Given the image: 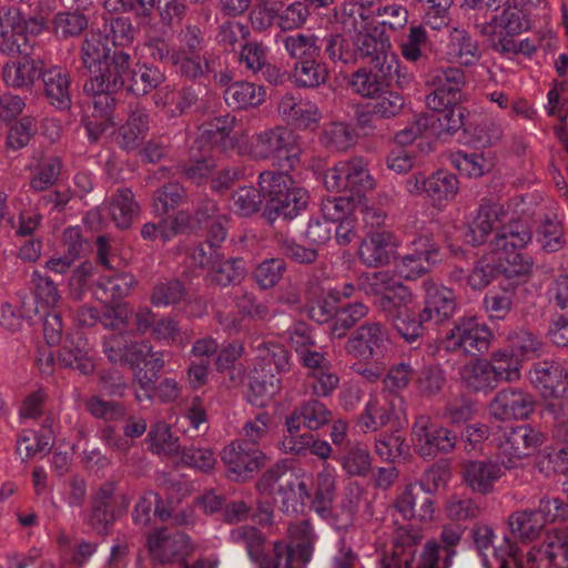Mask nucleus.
<instances>
[{"label": "nucleus", "mask_w": 568, "mask_h": 568, "mask_svg": "<svg viewBox=\"0 0 568 568\" xmlns=\"http://www.w3.org/2000/svg\"><path fill=\"white\" fill-rule=\"evenodd\" d=\"M369 16L362 14V29L357 30V60L361 58L371 64L369 69H357V94L372 101L387 88L384 64L386 50L389 47L388 38L384 34L381 23L369 20Z\"/></svg>", "instance_id": "nucleus-1"}, {"label": "nucleus", "mask_w": 568, "mask_h": 568, "mask_svg": "<svg viewBox=\"0 0 568 568\" xmlns=\"http://www.w3.org/2000/svg\"><path fill=\"white\" fill-rule=\"evenodd\" d=\"M302 152L300 136L285 126H274L255 134L248 150L253 160H270L282 172L298 166Z\"/></svg>", "instance_id": "nucleus-2"}, {"label": "nucleus", "mask_w": 568, "mask_h": 568, "mask_svg": "<svg viewBox=\"0 0 568 568\" xmlns=\"http://www.w3.org/2000/svg\"><path fill=\"white\" fill-rule=\"evenodd\" d=\"M258 186L267 199V212L292 220L307 207L308 192L300 186L287 172L264 171L258 175Z\"/></svg>", "instance_id": "nucleus-3"}, {"label": "nucleus", "mask_w": 568, "mask_h": 568, "mask_svg": "<svg viewBox=\"0 0 568 568\" xmlns=\"http://www.w3.org/2000/svg\"><path fill=\"white\" fill-rule=\"evenodd\" d=\"M529 377L531 384L547 399L546 410L555 418L565 415L568 394V371L556 361H540L532 364Z\"/></svg>", "instance_id": "nucleus-4"}, {"label": "nucleus", "mask_w": 568, "mask_h": 568, "mask_svg": "<svg viewBox=\"0 0 568 568\" xmlns=\"http://www.w3.org/2000/svg\"><path fill=\"white\" fill-rule=\"evenodd\" d=\"M257 489L262 494L277 496L276 500L285 513L297 511L296 506H303L311 497L307 484L283 465L267 469L260 478Z\"/></svg>", "instance_id": "nucleus-5"}, {"label": "nucleus", "mask_w": 568, "mask_h": 568, "mask_svg": "<svg viewBox=\"0 0 568 568\" xmlns=\"http://www.w3.org/2000/svg\"><path fill=\"white\" fill-rule=\"evenodd\" d=\"M386 332L379 323L363 324L357 328V374L369 383L385 373Z\"/></svg>", "instance_id": "nucleus-6"}, {"label": "nucleus", "mask_w": 568, "mask_h": 568, "mask_svg": "<svg viewBox=\"0 0 568 568\" xmlns=\"http://www.w3.org/2000/svg\"><path fill=\"white\" fill-rule=\"evenodd\" d=\"M422 539L418 529L400 526L394 537V549L389 558L383 559V568H437L439 546L435 542L426 544L419 560L414 566L416 548Z\"/></svg>", "instance_id": "nucleus-7"}, {"label": "nucleus", "mask_w": 568, "mask_h": 568, "mask_svg": "<svg viewBox=\"0 0 568 568\" xmlns=\"http://www.w3.org/2000/svg\"><path fill=\"white\" fill-rule=\"evenodd\" d=\"M491 339L493 334L487 326L479 324L475 317H462L446 334L443 345L448 352L476 357L489 349Z\"/></svg>", "instance_id": "nucleus-8"}, {"label": "nucleus", "mask_w": 568, "mask_h": 568, "mask_svg": "<svg viewBox=\"0 0 568 568\" xmlns=\"http://www.w3.org/2000/svg\"><path fill=\"white\" fill-rule=\"evenodd\" d=\"M426 83L433 87L426 97V105L432 111H439L462 101L466 75L457 67L435 68L429 71Z\"/></svg>", "instance_id": "nucleus-9"}, {"label": "nucleus", "mask_w": 568, "mask_h": 568, "mask_svg": "<svg viewBox=\"0 0 568 568\" xmlns=\"http://www.w3.org/2000/svg\"><path fill=\"white\" fill-rule=\"evenodd\" d=\"M415 452L423 458H434L438 453L447 454L457 444V436L449 429L420 415L412 426Z\"/></svg>", "instance_id": "nucleus-10"}, {"label": "nucleus", "mask_w": 568, "mask_h": 568, "mask_svg": "<svg viewBox=\"0 0 568 568\" xmlns=\"http://www.w3.org/2000/svg\"><path fill=\"white\" fill-rule=\"evenodd\" d=\"M115 493V484L105 481L94 493L91 501V514L89 525L99 535H108L116 519L126 513L131 498L123 494L118 497L116 505L112 506L111 500Z\"/></svg>", "instance_id": "nucleus-11"}, {"label": "nucleus", "mask_w": 568, "mask_h": 568, "mask_svg": "<svg viewBox=\"0 0 568 568\" xmlns=\"http://www.w3.org/2000/svg\"><path fill=\"white\" fill-rule=\"evenodd\" d=\"M519 367L493 365L487 361H476L464 365L460 378L465 386L475 393H488L500 381L514 382L519 379Z\"/></svg>", "instance_id": "nucleus-12"}, {"label": "nucleus", "mask_w": 568, "mask_h": 568, "mask_svg": "<svg viewBox=\"0 0 568 568\" xmlns=\"http://www.w3.org/2000/svg\"><path fill=\"white\" fill-rule=\"evenodd\" d=\"M131 57L124 51H115L111 59L89 70L90 78L84 84L85 92H116L129 77Z\"/></svg>", "instance_id": "nucleus-13"}, {"label": "nucleus", "mask_w": 568, "mask_h": 568, "mask_svg": "<svg viewBox=\"0 0 568 568\" xmlns=\"http://www.w3.org/2000/svg\"><path fill=\"white\" fill-rule=\"evenodd\" d=\"M148 548L151 557L161 564L184 562L193 551L187 535L168 528L153 531L148 538Z\"/></svg>", "instance_id": "nucleus-14"}, {"label": "nucleus", "mask_w": 568, "mask_h": 568, "mask_svg": "<svg viewBox=\"0 0 568 568\" xmlns=\"http://www.w3.org/2000/svg\"><path fill=\"white\" fill-rule=\"evenodd\" d=\"M404 106V98L386 88L372 101L357 102V138L371 135L376 129L374 116L379 119L396 116Z\"/></svg>", "instance_id": "nucleus-15"}, {"label": "nucleus", "mask_w": 568, "mask_h": 568, "mask_svg": "<svg viewBox=\"0 0 568 568\" xmlns=\"http://www.w3.org/2000/svg\"><path fill=\"white\" fill-rule=\"evenodd\" d=\"M536 406V399L529 392L518 387L500 389L489 404L490 415L499 420L526 419Z\"/></svg>", "instance_id": "nucleus-16"}, {"label": "nucleus", "mask_w": 568, "mask_h": 568, "mask_svg": "<svg viewBox=\"0 0 568 568\" xmlns=\"http://www.w3.org/2000/svg\"><path fill=\"white\" fill-rule=\"evenodd\" d=\"M221 458L232 479L244 480L261 467L265 454L246 440H234L224 447Z\"/></svg>", "instance_id": "nucleus-17"}, {"label": "nucleus", "mask_w": 568, "mask_h": 568, "mask_svg": "<svg viewBox=\"0 0 568 568\" xmlns=\"http://www.w3.org/2000/svg\"><path fill=\"white\" fill-rule=\"evenodd\" d=\"M235 118L225 114L202 124L195 139L200 151L216 150L225 152L235 148L239 133L234 131Z\"/></svg>", "instance_id": "nucleus-18"}, {"label": "nucleus", "mask_w": 568, "mask_h": 568, "mask_svg": "<svg viewBox=\"0 0 568 568\" xmlns=\"http://www.w3.org/2000/svg\"><path fill=\"white\" fill-rule=\"evenodd\" d=\"M97 244L99 261L109 271V274L101 275L98 281V298L105 303H110L125 297L135 284L134 276L129 273H116L111 271L106 260L109 240L105 236H99Z\"/></svg>", "instance_id": "nucleus-19"}, {"label": "nucleus", "mask_w": 568, "mask_h": 568, "mask_svg": "<svg viewBox=\"0 0 568 568\" xmlns=\"http://www.w3.org/2000/svg\"><path fill=\"white\" fill-rule=\"evenodd\" d=\"M324 219L337 223L335 241L339 246H347L355 239V201L351 195L335 196L322 202Z\"/></svg>", "instance_id": "nucleus-20"}, {"label": "nucleus", "mask_w": 568, "mask_h": 568, "mask_svg": "<svg viewBox=\"0 0 568 568\" xmlns=\"http://www.w3.org/2000/svg\"><path fill=\"white\" fill-rule=\"evenodd\" d=\"M395 508L404 519L427 521L434 514L433 496L423 483L410 484L396 498Z\"/></svg>", "instance_id": "nucleus-21"}, {"label": "nucleus", "mask_w": 568, "mask_h": 568, "mask_svg": "<svg viewBox=\"0 0 568 568\" xmlns=\"http://www.w3.org/2000/svg\"><path fill=\"white\" fill-rule=\"evenodd\" d=\"M6 62L1 70L4 84L16 90H30L41 77L44 67L43 60L29 55H21Z\"/></svg>", "instance_id": "nucleus-22"}, {"label": "nucleus", "mask_w": 568, "mask_h": 568, "mask_svg": "<svg viewBox=\"0 0 568 568\" xmlns=\"http://www.w3.org/2000/svg\"><path fill=\"white\" fill-rule=\"evenodd\" d=\"M59 364L88 375L94 371L92 346L81 332L68 334L59 352Z\"/></svg>", "instance_id": "nucleus-23"}, {"label": "nucleus", "mask_w": 568, "mask_h": 568, "mask_svg": "<svg viewBox=\"0 0 568 568\" xmlns=\"http://www.w3.org/2000/svg\"><path fill=\"white\" fill-rule=\"evenodd\" d=\"M425 307L419 312L422 320L433 321L436 324L452 318L457 310L455 294L445 286L433 282H425Z\"/></svg>", "instance_id": "nucleus-24"}, {"label": "nucleus", "mask_w": 568, "mask_h": 568, "mask_svg": "<svg viewBox=\"0 0 568 568\" xmlns=\"http://www.w3.org/2000/svg\"><path fill=\"white\" fill-rule=\"evenodd\" d=\"M39 80L50 105L61 111L71 108V77L68 71L59 65L43 67Z\"/></svg>", "instance_id": "nucleus-25"}, {"label": "nucleus", "mask_w": 568, "mask_h": 568, "mask_svg": "<svg viewBox=\"0 0 568 568\" xmlns=\"http://www.w3.org/2000/svg\"><path fill=\"white\" fill-rule=\"evenodd\" d=\"M150 121V112L145 106H131L125 122L118 130V145L128 152L139 150L149 133Z\"/></svg>", "instance_id": "nucleus-26"}, {"label": "nucleus", "mask_w": 568, "mask_h": 568, "mask_svg": "<svg viewBox=\"0 0 568 568\" xmlns=\"http://www.w3.org/2000/svg\"><path fill=\"white\" fill-rule=\"evenodd\" d=\"M464 483L474 493L488 495L494 490L495 483L501 477V467L490 460H467L463 464Z\"/></svg>", "instance_id": "nucleus-27"}, {"label": "nucleus", "mask_w": 568, "mask_h": 568, "mask_svg": "<svg viewBox=\"0 0 568 568\" xmlns=\"http://www.w3.org/2000/svg\"><path fill=\"white\" fill-rule=\"evenodd\" d=\"M277 110L283 121L297 129H308L321 119V112L315 103L303 101L291 93L281 98Z\"/></svg>", "instance_id": "nucleus-28"}, {"label": "nucleus", "mask_w": 568, "mask_h": 568, "mask_svg": "<svg viewBox=\"0 0 568 568\" xmlns=\"http://www.w3.org/2000/svg\"><path fill=\"white\" fill-rule=\"evenodd\" d=\"M29 186L33 192H43L55 185L61 172L62 160L53 153H40L29 166Z\"/></svg>", "instance_id": "nucleus-29"}, {"label": "nucleus", "mask_w": 568, "mask_h": 568, "mask_svg": "<svg viewBox=\"0 0 568 568\" xmlns=\"http://www.w3.org/2000/svg\"><path fill=\"white\" fill-rule=\"evenodd\" d=\"M478 32L484 37H495L497 32L507 34H520L529 29V21L518 4L508 6L499 16H495L490 21L477 23Z\"/></svg>", "instance_id": "nucleus-30"}, {"label": "nucleus", "mask_w": 568, "mask_h": 568, "mask_svg": "<svg viewBox=\"0 0 568 568\" xmlns=\"http://www.w3.org/2000/svg\"><path fill=\"white\" fill-rule=\"evenodd\" d=\"M505 216L506 211L501 204L489 202L480 204L476 217L465 233L466 242L474 246L480 245L493 231L495 223L503 221Z\"/></svg>", "instance_id": "nucleus-31"}, {"label": "nucleus", "mask_w": 568, "mask_h": 568, "mask_svg": "<svg viewBox=\"0 0 568 568\" xmlns=\"http://www.w3.org/2000/svg\"><path fill=\"white\" fill-rule=\"evenodd\" d=\"M275 41L295 62L321 57L322 45L314 33L277 34Z\"/></svg>", "instance_id": "nucleus-32"}, {"label": "nucleus", "mask_w": 568, "mask_h": 568, "mask_svg": "<svg viewBox=\"0 0 568 568\" xmlns=\"http://www.w3.org/2000/svg\"><path fill=\"white\" fill-rule=\"evenodd\" d=\"M539 443V435L529 425H520L505 433L499 447L510 458L520 459L530 455Z\"/></svg>", "instance_id": "nucleus-33"}, {"label": "nucleus", "mask_w": 568, "mask_h": 568, "mask_svg": "<svg viewBox=\"0 0 568 568\" xmlns=\"http://www.w3.org/2000/svg\"><path fill=\"white\" fill-rule=\"evenodd\" d=\"M532 239L529 224L520 219L511 220L501 225L491 241L496 251L524 248Z\"/></svg>", "instance_id": "nucleus-34"}, {"label": "nucleus", "mask_w": 568, "mask_h": 568, "mask_svg": "<svg viewBox=\"0 0 568 568\" xmlns=\"http://www.w3.org/2000/svg\"><path fill=\"white\" fill-rule=\"evenodd\" d=\"M508 526L511 535L521 542L537 539L546 527L537 507L514 511L508 517Z\"/></svg>", "instance_id": "nucleus-35"}, {"label": "nucleus", "mask_w": 568, "mask_h": 568, "mask_svg": "<svg viewBox=\"0 0 568 568\" xmlns=\"http://www.w3.org/2000/svg\"><path fill=\"white\" fill-rule=\"evenodd\" d=\"M446 54L464 65H473L480 58V51L476 41L464 29H453L446 43Z\"/></svg>", "instance_id": "nucleus-36"}, {"label": "nucleus", "mask_w": 568, "mask_h": 568, "mask_svg": "<svg viewBox=\"0 0 568 568\" xmlns=\"http://www.w3.org/2000/svg\"><path fill=\"white\" fill-rule=\"evenodd\" d=\"M288 537L291 539L290 545L284 547L290 551L292 556V564L300 561L304 567L312 557L313 552V530L307 520H303L296 524H291L287 528Z\"/></svg>", "instance_id": "nucleus-37"}, {"label": "nucleus", "mask_w": 568, "mask_h": 568, "mask_svg": "<svg viewBox=\"0 0 568 568\" xmlns=\"http://www.w3.org/2000/svg\"><path fill=\"white\" fill-rule=\"evenodd\" d=\"M390 248L389 233L369 231L368 237L362 241L357 254L364 264L377 267L388 262Z\"/></svg>", "instance_id": "nucleus-38"}, {"label": "nucleus", "mask_w": 568, "mask_h": 568, "mask_svg": "<svg viewBox=\"0 0 568 568\" xmlns=\"http://www.w3.org/2000/svg\"><path fill=\"white\" fill-rule=\"evenodd\" d=\"M248 400L252 405L264 407L280 392L281 378L255 368L250 375Z\"/></svg>", "instance_id": "nucleus-39"}, {"label": "nucleus", "mask_w": 568, "mask_h": 568, "mask_svg": "<svg viewBox=\"0 0 568 568\" xmlns=\"http://www.w3.org/2000/svg\"><path fill=\"white\" fill-rule=\"evenodd\" d=\"M290 77L297 88H317L325 83L328 71L320 58H312L294 62Z\"/></svg>", "instance_id": "nucleus-40"}, {"label": "nucleus", "mask_w": 568, "mask_h": 568, "mask_svg": "<svg viewBox=\"0 0 568 568\" xmlns=\"http://www.w3.org/2000/svg\"><path fill=\"white\" fill-rule=\"evenodd\" d=\"M13 24L6 26L3 20L0 22V52L7 57L29 55L32 53V44L26 32L19 28L14 14L11 16Z\"/></svg>", "instance_id": "nucleus-41"}, {"label": "nucleus", "mask_w": 568, "mask_h": 568, "mask_svg": "<svg viewBox=\"0 0 568 568\" xmlns=\"http://www.w3.org/2000/svg\"><path fill=\"white\" fill-rule=\"evenodd\" d=\"M110 44L109 36L101 30H91L87 33L81 52L83 64L88 71L112 58Z\"/></svg>", "instance_id": "nucleus-42"}, {"label": "nucleus", "mask_w": 568, "mask_h": 568, "mask_svg": "<svg viewBox=\"0 0 568 568\" xmlns=\"http://www.w3.org/2000/svg\"><path fill=\"white\" fill-rule=\"evenodd\" d=\"M412 300L413 296L408 288L394 282L383 296L374 301V304L392 321L409 310Z\"/></svg>", "instance_id": "nucleus-43"}, {"label": "nucleus", "mask_w": 568, "mask_h": 568, "mask_svg": "<svg viewBox=\"0 0 568 568\" xmlns=\"http://www.w3.org/2000/svg\"><path fill=\"white\" fill-rule=\"evenodd\" d=\"M265 91L262 87L246 81H237L224 91L225 102L233 108L255 106L264 101Z\"/></svg>", "instance_id": "nucleus-44"}, {"label": "nucleus", "mask_w": 568, "mask_h": 568, "mask_svg": "<svg viewBox=\"0 0 568 568\" xmlns=\"http://www.w3.org/2000/svg\"><path fill=\"white\" fill-rule=\"evenodd\" d=\"M516 287L514 282H500L498 291H490L485 295L483 305L491 318L504 320L511 311Z\"/></svg>", "instance_id": "nucleus-45"}, {"label": "nucleus", "mask_w": 568, "mask_h": 568, "mask_svg": "<svg viewBox=\"0 0 568 568\" xmlns=\"http://www.w3.org/2000/svg\"><path fill=\"white\" fill-rule=\"evenodd\" d=\"M128 90L136 97L145 95L156 89L165 79L164 73L156 67L138 64L129 71Z\"/></svg>", "instance_id": "nucleus-46"}, {"label": "nucleus", "mask_w": 568, "mask_h": 568, "mask_svg": "<svg viewBox=\"0 0 568 568\" xmlns=\"http://www.w3.org/2000/svg\"><path fill=\"white\" fill-rule=\"evenodd\" d=\"M139 212V205L130 189H120L109 204V213L115 225L128 229Z\"/></svg>", "instance_id": "nucleus-47"}, {"label": "nucleus", "mask_w": 568, "mask_h": 568, "mask_svg": "<svg viewBox=\"0 0 568 568\" xmlns=\"http://www.w3.org/2000/svg\"><path fill=\"white\" fill-rule=\"evenodd\" d=\"M170 63L181 75L191 80L200 79L211 70L206 54L187 53L185 50H174Z\"/></svg>", "instance_id": "nucleus-48"}, {"label": "nucleus", "mask_w": 568, "mask_h": 568, "mask_svg": "<svg viewBox=\"0 0 568 568\" xmlns=\"http://www.w3.org/2000/svg\"><path fill=\"white\" fill-rule=\"evenodd\" d=\"M424 187L426 195L434 202L449 201L457 194L458 180L453 173L438 171L427 178Z\"/></svg>", "instance_id": "nucleus-49"}, {"label": "nucleus", "mask_w": 568, "mask_h": 568, "mask_svg": "<svg viewBox=\"0 0 568 568\" xmlns=\"http://www.w3.org/2000/svg\"><path fill=\"white\" fill-rule=\"evenodd\" d=\"M212 280L221 286H229L240 282L246 273L244 261L241 257L224 258V254H220L217 263L210 268Z\"/></svg>", "instance_id": "nucleus-50"}, {"label": "nucleus", "mask_w": 568, "mask_h": 568, "mask_svg": "<svg viewBox=\"0 0 568 568\" xmlns=\"http://www.w3.org/2000/svg\"><path fill=\"white\" fill-rule=\"evenodd\" d=\"M257 358L261 361V371L270 374L272 366H274L277 374L287 372L290 369V353L280 344L275 343H262L257 347Z\"/></svg>", "instance_id": "nucleus-51"}, {"label": "nucleus", "mask_w": 568, "mask_h": 568, "mask_svg": "<svg viewBox=\"0 0 568 568\" xmlns=\"http://www.w3.org/2000/svg\"><path fill=\"white\" fill-rule=\"evenodd\" d=\"M314 489L313 498L312 496L308 498L311 499V507L322 517H325L329 514L334 499L335 480L333 475L326 470L320 473L316 477Z\"/></svg>", "instance_id": "nucleus-52"}, {"label": "nucleus", "mask_w": 568, "mask_h": 568, "mask_svg": "<svg viewBox=\"0 0 568 568\" xmlns=\"http://www.w3.org/2000/svg\"><path fill=\"white\" fill-rule=\"evenodd\" d=\"M325 52L333 61L353 67L355 64V37L352 31L332 36L327 40Z\"/></svg>", "instance_id": "nucleus-53"}, {"label": "nucleus", "mask_w": 568, "mask_h": 568, "mask_svg": "<svg viewBox=\"0 0 568 568\" xmlns=\"http://www.w3.org/2000/svg\"><path fill=\"white\" fill-rule=\"evenodd\" d=\"M324 184L328 191H346V195L355 196V165L351 162L338 163L325 173Z\"/></svg>", "instance_id": "nucleus-54"}, {"label": "nucleus", "mask_w": 568, "mask_h": 568, "mask_svg": "<svg viewBox=\"0 0 568 568\" xmlns=\"http://www.w3.org/2000/svg\"><path fill=\"white\" fill-rule=\"evenodd\" d=\"M453 164L456 169L469 178H479L491 169V162L487 160L483 153H466L458 151L452 156Z\"/></svg>", "instance_id": "nucleus-55"}, {"label": "nucleus", "mask_w": 568, "mask_h": 568, "mask_svg": "<svg viewBox=\"0 0 568 568\" xmlns=\"http://www.w3.org/2000/svg\"><path fill=\"white\" fill-rule=\"evenodd\" d=\"M390 322L398 335L407 343L413 344L423 337L425 332L424 323L428 322V320H422L419 313L409 308Z\"/></svg>", "instance_id": "nucleus-56"}, {"label": "nucleus", "mask_w": 568, "mask_h": 568, "mask_svg": "<svg viewBox=\"0 0 568 568\" xmlns=\"http://www.w3.org/2000/svg\"><path fill=\"white\" fill-rule=\"evenodd\" d=\"M262 197L264 195L261 189L243 186L232 194L231 206L236 214L250 216L261 209Z\"/></svg>", "instance_id": "nucleus-57"}, {"label": "nucleus", "mask_w": 568, "mask_h": 568, "mask_svg": "<svg viewBox=\"0 0 568 568\" xmlns=\"http://www.w3.org/2000/svg\"><path fill=\"white\" fill-rule=\"evenodd\" d=\"M510 351L519 358L537 356L542 347V342L531 332L519 329L508 335Z\"/></svg>", "instance_id": "nucleus-58"}, {"label": "nucleus", "mask_w": 568, "mask_h": 568, "mask_svg": "<svg viewBox=\"0 0 568 568\" xmlns=\"http://www.w3.org/2000/svg\"><path fill=\"white\" fill-rule=\"evenodd\" d=\"M231 539L235 544L243 545L250 558L258 561L263 554L264 536L253 526H240L231 531Z\"/></svg>", "instance_id": "nucleus-59"}, {"label": "nucleus", "mask_w": 568, "mask_h": 568, "mask_svg": "<svg viewBox=\"0 0 568 568\" xmlns=\"http://www.w3.org/2000/svg\"><path fill=\"white\" fill-rule=\"evenodd\" d=\"M286 263L282 258H266L253 272V277L263 290L274 287L283 277Z\"/></svg>", "instance_id": "nucleus-60"}, {"label": "nucleus", "mask_w": 568, "mask_h": 568, "mask_svg": "<svg viewBox=\"0 0 568 568\" xmlns=\"http://www.w3.org/2000/svg\"><path fill=\"white\" fill-rule=\"evenodd\" d=\"M51 447L52 440L50 435L23 430L18 439L17 452L22 459H29L38 454L50 452Z\"/></svg>", "instance_id": "nucleus-61"}, {"label": "nucleus", "mask_w": 568, "mask_h": 568, "mask_svg": "<svg viewBox=\"0 0 568 568\" xmlns=\"http://www.w3.org/2000/svg\"><path fill=\"white\" fill-rule=\"evenodd\" d=\"M353 129L343 122H333L326 124L322 133V143L326 148L343 151L353 143Z\"/></svg>", "instance_id": "nucleus-62"}, {"label": "nucleus", "mask_w": 568, "mask_h": 568, "mask_svg": "<svg viewBox=\"0 0 568 568\" xmlns=\"http://www.w3.org/2000/svg\"><path fill=\"white\" fill-rule=\"evenodd\" d=\"M308 16L307 4L303 1H296L284 9L282 6L280 7L276 24L282 31H292L302 28Z\"/></svg>", "instance_id": "nucleus-63"}, {"label": "nucleus", "mask_w": 568, "mask_h": 568, "mask_svg": "<svg viewBox=\"0 0 568 568\" xmlns=\"http://www.w3.org/2000/svg\"><path fill=\"white\" fill-rule=\"evenodd\" d=\"M36 120L31 116H23L10 126L7 135L6 146L18 151L27 146L36 133Z\"/></svg>", "instance_id": "nucleus-64"}]
</instances>
